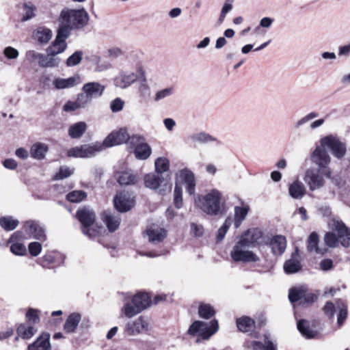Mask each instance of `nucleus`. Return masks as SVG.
Returning <instances> with one entry per match:
<instances>
[{
    "label": "nucleus",
    "mask_w": 350,
    "mask_h": 350,
    "mask_svg": "<svg viewBox=\"0 0 350 350\" xmlns=\"http://www.w3.org/2000/svg\"><path fill=\"white\" fill-rule=\"evenodd\" d=\"M198 206L206 214L216 216L225 213L226 201L219 190L213 189L198 196Z\"/></svg>",
    "instance_id": "nucleus-1"
},
{
    "label": "nucleus",
    "mask_w": 350,
    "mask_h": 350,
    "mask_svg": "<svg viewBox=\"0 0 350 350\" xmlns=\"http://www.w3.org/2000/svg\"><path fill=\"white\" fill-rule=\"evenodd\" d=\"M60 25L59 29H66L70 36V31L74 29H81L88 23L89 15L85 9L63 10L59 18Z\"/></svg>",
    "instance_id": "nucleus-2"
},
{
    "label": "nucleus",
    "mask_w": 350,
    "mask_h": 350,
    "mask_svg": "<svg viewBox=\"0 0 350 350\" xmlns=\"http://www.w3.org/2000/svg\"><path fill=\"white\" fill-rule=\"evenodd\" d=\"M77 217L82 225L83 233L90 239H93L105 231L102 226L94 225L96 215L94 212L88 208H83L77 211Z\"/></svg>",
    "instance_id": "nucleus-3"
},
{
    "label": "nucleus",
    "mask_w": 350,
    "mask_h": 350,
    "mask_svg": "<svg viewBox=\"0 0 350 350\" xmlns=\"http://www.w3.org/2000/svg\"><path fill=\"white\" fill-rule=\"evenodd\" d=\"M150 302L147 293H139L133 297L131 303H126L124 306L122 311L126 317L131 318L147 308Z\"/></svg>",
    "instance_id": "nucleus-4"
},
{
    "label": "nucleus",
    "mask_w": 350,
    "mask_h": 350,
    "mask_svg": "<svg viewBox=\"0 0 350 350\" xmlns=\"http://www.w3.org/2000/svg\"><path fill=\"white\" fill-rule=\"evenodd\" d=\"M144 183L146 187L151 189H157L159 187H163L160 189V193L164 195L166 192H170L172 184L170 182V178L168 174H162L150 173L144 176Z\"/></svg>",
    "instance_id": "nucleus-5"
},
{
    "label": "nucleus",
    "mask_w": 350,
    "mask_h": 350,
    "mask_svg": "<svg viewBox=\"0 0 350 350\" xmlns=\"http://www.w3.org/2000/svg\"><path fill=\"white\" fill-rule=\"evenodd\" d=\"M288 299L291 304L297 303L304 307L310 306L317 299L314 293L309 291L304 286L290 289Z\"/></svg>",
    "instance_id": "nucleus-6"
},
{
    "label": "nucleus",
    "mask_w": 350,
    "mask_h": 350,
    "mask_svg": "<svg viewBox=\"0 0 350 350\" xmlns=\"http://www.w3.org/2000/svg\"><path fill=\"white\" fill-rule=\"evenodd\" d=\"M218 329L219 325L217 320H212L209 323L196 321L190 325L188 333L190 335L198 334L202 338L206 340L215 334Z\"/></svg>",
    "instance_id": "nucleus-7"
},
{
    "label": "nucleus",
    "mask_w": 350,
    "mask_h": 350,
    "mask_svg": "<svg viewBox=\"0 0 350 350\" xmlns=\"http://www.w3.org/2000/svg\"><path fill=\"white\" fill-rule=\"evenodd\" d=\"M249 247L237 241L235 243L230 252V257L236 262H256L259 260V257L252 251L250 250Z\"/></svg>",
    "instance_id": "nucleus-8"
},
{
    "label": "nucleus",
    "mask_w": 350,
    "mask_h": 350,
    "mask_svg": "<svg viewBox=\"0 0 350 350\" xmlns=\"http://www.w3.org/2000/svg\"><path fill=\"white\" fill-rule=\"evenodd\" d=\"M325 146H318L316 147L311 155V161L318 166V169L321 170V173L325 177H331V170L328 167L331 158L325 148Z\"/></svg>",
    "instance_id": "nucleus-9"
},
{
    "label": "nucleus",
    "mask_w": 350,
    "mask_h": 350,
    "mask_svg": "<svg viewBox=\"0 0 350 350\" xmlns=\"http://www.w3.org/2000/svg\"><path fill=\"white\" fill-rule=\"evenodd\" d=\"M138 79L145 80L144 72L142 67L137 68L136 72L130 70L120 72L114 79V85L118 88L125 89Z\"/></svg>",
    "instance_id": "nucleus-10"
},
{
    "label": "nucleus",
    "mask_w": 350,
    "mask_h": 350,
    "mask_svg": "<svg viewBox=\"0 0 350 350\" xmlns=\"http://www.w3.org/2000/svg\"><path fill=\"white\" fill-rule=\"evenodd\" d=\"M321 144L329 148L332 154L338 159L342 158L346 153L345 144L334 135H328L322 138Z\"/></svg>",
    "instance_id": "nucleus-11"
},
{
    "label": "nucleus",
    "mask_w": 350,
    "mask_h": 350,
    "mask_svg": "<svg viewBox=\"0 0 350 350\" xmlns=\"http://www.w3.org/2000/svg\"><path fill=\"white\" fill-rule=\"evenodd\" d=\"M68 31L66 29H59L55 40L46 49V53L56 56L63 53L67 48L66 40L68 38Z\"/></svg>",
    "instance_id": "nucleus-12"
},
{
    "label": "nucleus",
    "mask_w": 350,
    "mask_h": 350,
    "mask_svg": "<svg viewBox=\"0 0 350 350\" xmlns=\"http://www.w3.org/2000/svg\"><path fill=\"white\" fill-rule=\"evenodd\" d=\"M332 229L337 232L339 243L345 247H350V228L340 219H332Z\"/></svg>",
    "instance_id": "nucleus-13"
},
{
    "label": "nucleus",
    "mask_w": 350,
    "mask_h": 350,
    "mask_svg": "<svg viewBox=\"0 0 350 350\" xmlns=\"http://www.w3.org/2000/svg\"><path fill=\"white\" fill-rule=\"evenodd\" d=\"M321 170L309 169L306 172L304 181L310 190L315 191L323 187L325 180Z\"/></svg>",
    "instance_id": "nucleus-14"
},
{
    "label": "nucleus",
    "mask_w": 350,
    "mask_h": 350,
    "mask_svg": "<svg viewBox=\"0 0 350 350\" xmlns=\"http://www.w3.org/2000/svg\"><path fill=\"white\" fill-rule=\"evenodd\" d=\"M129 139V133L126 129L122 128L118 131L111 132L102 142L105 148L118 146Z\"/></svg>",
    "instance_id": "nucleus-15"
},
{
    "label": "nucleus",
    "mask_w": 350,
    "mask_h": 350,
    "mask_svg": "<svg viewBox=\"0 0 350 350\" xmlns=\"http://www.w3.org/2000/svg\"><path fill=\"white\" fill-rule=\"evenodd\" d=\"M148 320L141 316L133 321H129L125 326V332L130 336H136L144 331H148Z\"/></svg>",
    "instance_id": "nucleus-16"
},
{
    "label": "nucleus",
    "mask_w": 350,
    "mask_h": 350,
    "mask_svg": "<svg viewBox=\"0 0 350 350\" xmlns=\"http://www.w3.org/2000/svg\"><path fill=\"white\" fill-rule=\"evenodd\" d=\"M144 234L148 237V241L153 244L161 243L167 236L166 230L157 224L148 226Z\"/></svg>",
    "instance_id": "nucleus-17"
},
{
    "label": "nucleus",
    "mask_w": 350,
    "mask_h": 350,
    "mask_svg": "<svg viewBox=\"0 0 350 350\" xmlns=\"http://www.w3.org/2000/svg\"><path fill=\"white\" fill-rule=\"evenodd\" d=\"M262 237V232L258 228H251L245 231L239 239V241L247 245L249 247H252L256 243L259 242V240Z\"/></svg>",
    "instance_id": "nucleus-18"
},
{
    "label": "nucleus",
    "mask_w": 350,
    "mask_h": 350,
    "mask_svg": "<svg viewBox=\"0 0 350 350\" xmlns=\"http://www.w3.org/2000/svg\"><path fill=\"white\" fill-rule=\"evenodd\" d=\"M24 230L36 239L45 241L46 239L43 227L35 221H27L24 224Z\"/></svg>",
    "instance_id": "nucleus-19"
},
{
    "label": "nucleus",
    "mask_w": 350,
    "mask_h": 350,
    "mask_svg": "<svg viewBox=\"0 0 350 350\" xmlns=\"http://www.w3.org/2000/svg\"><path fill=\"white\" fill-rule=\"evenodd\" d=\"M114 206L119 212H126L133 206V200L128 193H121L113 199Z\"/></svg>",
    "instance_id": "nucleus-20"
},
{
    "label": "nucleus",
    "mask_w": 350,
    "mask_h": 350,
    "mask_svg": "<svg viewBox=\"0 0 350 350\" xmlns=\"http://www.w3.org/2000/svg\"><path fill=\"white\" fill-rule=\"evenodd\" d=\"M180 180L186 185V191L189 195H193L196 191V182L194 174L189 169L185 168L180 170L178 174Z\"/></svg>",
    "instance_id": "nucleus-21"
},
{
    "label": "nucleus",
    "mask_w": 350,
    "mask_h": 350,
    "mask_svg": "<svg viewBox=\"0 0 350 350\" xmlns=\"http://www.w3.org/2000/svg\"><path fill=\"white\" fill-rule=\"evenodd\" d=\"M50 334L42 332L36 340L27 346V350H52Z\"/></svg>",
    "instance_id": "nucleus-22"
},
{
    "label": "nucleus",
    "mask_w": 350,
    "mask_h": 350,
    "mask_svg": "<svg viewBox=\"0 0 350 350\" xmlns=\"http://www.w3.org/2000/svg\"><path fill=\"white\" fill-rule=\"evenodd\" d=\"M81 83V77L79 75H75L67 79L58 77L55 79L53 81V85L57 90L72 88Z\"/></svg>",
    "instance_id": "nucleus-23"
},
{
    "label": "nucleus",
    "mask_w": 350,
    "mask_h": 350,
    "mask_svg": "<svg viewBox=\"0 0 350 350\" xmlns=\"http://www.w3.org/2000/svg\"><path fill=\"white\" fill-rule=\"evenodd\" d=\"M105 86L98 82H89L83 85V92H85L92 99L101 96Z\"/></svg>",
    "instance_id": "nucleus-24"
},
{
    "label": "nucleus",
    "mask_w": 350,
    "mask_h": 350,
    "mask_svg": "<svg viewBox=\"0 0 350 350\" xmlns=\"http://www.w3.org/2000/svg\"><path fill=\"white\" fill-rule=\"evenodd\" d=\"M102 220L106 224L109 231L111 232H113L118 230L120 224V217L112 214L109 211H105L103 213Z\"/></svg>",
    "instance_id": "nucleus-25"
},
{
    "label": "nucleus",
    "mask_w": 350,
    "mask_h": 350,
    "mask_svg": "<svg viewBox=\"0 0 350 350\" xmlns=\"http://www.w3.org/2000/svg\"><path fill=\"white\" fill-rule=\"evenodd\" d=\"M37 331L38 329L34 325L27 323L20 324L16 329L18 336L24 340H28L32 338L36 334Z\"/></svg>",
    "instance_id": "nucleus-26"
},
{
    "label": "nucleus",
    "mask_w": 350,
    "mask_h": 350,
    "mask_svg": "<svg viewBox=\"0 0 350 350\" xmlns=\"http://www.w3.org/2000/svg\"><path fill=\"white\" fill-rule=\"evenodd\" d=\"M270 245L274 255H282L286 250V239L282 235L275 236L271 239Z\"/></svg>",
    "instance_id": "nucleus-27"
},
{
    "label": "nucleus",
    "mask_w": 350,
    "mask_h": 350,
    "mask_svg": "<svg viewBox=\"0 0 350 350\" xmlns=\"http://www.w3.org/2000/svg\"><path fill=\"white\" fill-rule=\"evenodd\" d=\"M297 329L306 338H313L318 334L317 330L310 327V322L305 319L297 321Z\"/></svg>",
    "instance_id": "nucleus-28"
},
{
    "label": "nucleus",
    "mask_w": 350,
    "mask_h": 350,
    "mask_svg": "<svg viewBox=\"0 0 350 350\" xmlns=\"http://www.w3.org/2000/svg\"><path fill=\"white\" fill-rule=\"evenodd\" d=\"M249 209V206L246 204H243L242 206H236L234 207V220L232 219V223H234V226L236 229L241 226L246 218Z\"/></svg>",
    "instance_id": "nucleus-29"
},
{
    "label": "nucleus",
    "mask_w": 350,
    "mask_h": 350,
    "mask_svg": "<svg viewBox=\"0 0 350 350\" xmlns=\"http://www.w3.org/2000/svg\"><path fill=\"white\" fill-rule=\"evenodd\" d=\"M306 190L304 185L299 180H295L288 187V193L294 199H301L306 194Z\"/></svg>",
    "instance_id": "nucleus-30"
},
{
    "label": "nucleus",
    "mask_w": 350,
    "mask_h": 350,
    "mask_svg": "<svg viewBox=\"0 0 350 350\" xmlns=\"http://www.w3.org/2000/svg\"><path fill=\"white\" fill-rule=\"evenodd\" d=\"M117 180L122 186L134 185L137 183L138 178L133 173L126 171L118 173Z\"/></svg>",
    "instance_id": "nucleus-31"
},
{
    "label": "nucleus",
    "mask_w": 350,
    "mask_h": 350,
    "mask_svg": "<svg viewBox=\"0 0 350 350\" xmlns=\"http://www.w3.org/2000/svg\"><path fill=\"white\" fill-rule=\"evenodd\" d=\"M83 154L82 158H90L95 156L98 152L103 151L105 148L103 143L95 142L90 144L83 145Z\"/></svg>",
    "instance_id": "nucleus-32"
},
{
    "label": "nucleus",
    "mask_w": 350,
    "mask_h": 350,
    "mask_svg": "<svg viewBox=\"0 0 350 350\" xmlns=\"http://www.w3.org/2000/svg\"><path fill=\"white\" fill-rule=\"evenodd\" d=\"M81 319V316L79 313L74 312L70 314L64 325V331L67 333L74 332L77 327Z\"/></svg>",
    "instance_id": "nucleus-33"
},
{
    "label": "nucleus",
    "mask_w": 350,
    "mask_h": 350,
    "mask_svg": "<svg viewBox=\"0 0 350 350\" xmlns=\"http://www.w3.org/2000/svg\"><path fill=\"white\" fill-rule=\"evenodd\" d=\"M189 138L192 142H198L200 144H207L210 142H217L218 144H221V142L219 141L216 137L205 132L193 133L190 135Z\"/></svg>",
    "instance_id": "nucleus-34"
},
{
    "label": "nucleus",
    "mask_w": 350,
    "mask_h": 350,
    "mask_svg": "<svg viewBox=\"0 0 350 350\" xmlns=\"http://www.w3.org/2000/svg\"><path fill=\"white\" fill-rule=\"evenodd\" d=\"M49 148L46 144L37 142L31 147L30 154L33 159L41 160L44 158Z\"/></svg>",
    "instance_id": "nucleus-35"
},
{
    "label": "nucleus",
    "mask_w": 350,
    "mask_h": 350,
    "mask_svg": "<svg viewBox=\"0 0 350 350\" xmlns=\"http://www.w3.org/2000/svg\"><path fill=\"white\" fill-rule=\"evenodd\" d=\"M60 59L55 57V55L50 53L44 55L42 53L38 65L42 68H54L58 66Z\"/></svg>",
    "instance_id": "nucleus-36"
},
{
    "label": "nucleus",
    "mask_w": 350,
    "mask_h": 350,
    "mask_svg": "<svg viewBox=\"0 0 350 350\" xmlns=\"http://www.w3.org/2000/svg\"><path fill=\"white\" fill-rule=\"evenodd\" d=\"M87 129V124L85 122H79L72 124L68 129V135L72 139L81 137Z\"/></svg>",
    "instance_id": "nucleus-37"
},
{
    "label": "nucleus",
    "mask_w": 350,
    "mask_h": 350,
    "mask_svg": "<svg viewBox=\"0 0 350 350\" xmlns=\"http://www.w3.org/2000/svg\"><path fill=\"white\" fill-rule=\"evenodd\" d=\"M237 326L242 332H251L255 327V323L251 318L243 317L237 320Z\"/></svg>",
    "instance_id": "nucleus-38"
},
{
    "label": "nucleus",
    "mask_w": 350,
    "mask_h": 350,
    "mask_svg": "<svg viewBox=\"0 0 350 350\" xmlns=\"http://www.w3.org/2000/svg\"><path fill=\"white\" fill-rule=\"evenodd\" d=\"M90 61L93 66L94 72H100L109 69L111 65L108 62H102L100 57L97 55L90 57Z\"/></svg>",
    "instance_id": "nucleus-39"
},
{
    "label": "nucleus",
    "mask_w": 350,
    "mask_h": 350,
    "mask_svg": "<svg viewBox=\"0 0 350 350\" xmlns=\"http://www.w3.org/2000/svg\"><path fill=\"white\" fill-rule=\"evenodd\" d=\"M19 224V221L12 216L7 215L0 217V226L5 231L14 230Z\"/></svg>",
    "instance_id": "nucleus-40"
},
{
    "label": "nucleus",
    "mask_w": 350,
    "mask_h": 350,
    "mask_svg": "<svg viewBox=\"0 0 350 350\" xmlns=\"http://www.w3.org/2000/svg\"><path fill=\"white\" fill-rule=\"evenodd\" d=\"M319 245V237L317 232H312L308 239L307 249L310 252H314L316 254H323L324 251L320 249Z\"/></svg>",
    "instance_id": "nucleus-41"
},
{
    "label": "nucleus",
    "mask_w": 350,
    "mask_h": 350,
    "mask_svg": "<svg viewBox=\"0 0 350 350\" xmlns=\"http://www.w3.org/2000/svg\"><path fill=\"white\" fill-rule=\"evenodd\" d=\"M250 347L252 350H276L277 347L267 337H265L264 344L259 341H252Z\"/></svg>",
    "instance_id": "nucleus-42"
},
{
    "label": "nucleus",
    "mask_w": 350,
    "mask_h": 350,
    "mask_svg": "<svg viewBox=\"0 0 350 350\" xmlns=\"http://www.w3.org/2000/svg\"><path fill=\"white\" fill-rule=\"evenodd\" d=\"M36 39L42 44H46L52 38V31L46 27H39L35 33Z\"/></svg>",
    "instance_id": "nucleus-43"
},
{
    "label": "nucleus",
    "mask_w": 350,
    "mask_h": 350,
    "mask_svg": "<svg viewBox=\"0 0 350 350\" xmlns=\"http://www.w3.org/2000/svg\"><path fill=\"white\" fill-rule=\"evenodd\" d=\"M151 152V148L146 142L134 150L135 157L140 160L147 159L150 156Z\"/></svg>",
    "instance_id": "nucleus-44"
},
{
    "label": "nucleus",
    "mask_w": 350,
    "mask_h": 350,
    "mask_svg": "<svg viewBox=\"0 0 350 350\" xmlns=\"http://www.w3.org/2000/svg\"><path fill=\"white\" fill-rule=\"evenodd\" d=\"M300 262L295 258L286 260L284 265V269L287 273H294L301 269Z\"/></svg>",
    "instance_id": "nucleus-45"
},
{
    "label": "nucleus",
    "mask_w": 350,
    "mask_h": 350,
    "mask_svg": "<svg viewBox=\"0 0 350 350\" xmlns=\"http://www.w3.org/2000/svg\"><path fill=\"white\" fill-rule=\"evenodd\" d=\"M213 308L209 304H201L199 306L198 314L201 318L208 319L215 315Z\"/></svg>",
    "instance_id": "nucleus-46"
},
{
    "label": "nucleus",
    "mask_w": 350,
    "mask_h": 350,
    "mask_svg": "<svg viewBox=\"0 0 350 350\" xmlns=\"http://www.w3.org/2000/svg\"><path fill=\"white\" fill-rule=\"evenodd\" d=\"M155 172L157 174H165L164 172L169 170V161L164 157L158 158L154 163Z\"/></svg>",
    "instance_id": "nucleus-47"
},
{
    "label": "nucleus",
    "mask_w": 350,
    "mask_h": 350,
    "mask_svg": "<svg viewBox=\"0 0 350 350\" xmlns=\"http://www.w3.org/2000/svg\"><path fill=\"white\" fill-rule=\"evenodd\" d=\"M24 14L22 18V21L25 22L29 21L36 16L35 12L36 8L31 3H26L23 5Z\"/></svg>",
    "instance_id": "nucleus-48"
},
{
    "label": "nucleus",
    "mask_w": 350,
    "mask_h": 350,
    "mask_svg": "<svg viewBox=\"0 0 350 350\" xmlns=\"http://www.w3.org/2000/svg\"><path fill=\"white\" fill-rule=\"evenodd\" d=\"M232 222H233L232 219L230 217H228L226 219L224 224L222 225V226H221L219 228V229L218 230V232H217V241L218 242H220L223 240L227 231L228 230L229 228L232 225Z\"/></svg>",
    "instance_id": "nucleus-49"
},
{
    "label": "nucleus",
    "mask_w": 350,
    "mask_h": 350,
    "mask_svg": "<svg viewBox=\"0 0 350 350\" xmlns=\"http://www.w3.org/2000/svg\"><path fill=\"white\" fill-rule=\"evenodd\" d=\"M86 197V193L83 191H73L66 196L67 200L71 202H79Z\"/></svg>",
    "instance_id": "nucleus-50"
},
{
    "label": "nucleus",
    "mask_w": 350,
    "mask_h": 350,
    "mask_svg": "<svg viewBox=\"0 0 350 350\" xmlns=\"http://www.w3.org/2000/svg\"><path fill=\"white\" fill-rule=\"evenodd\" d=\"M174 93V88L173 87L166 88L161 90L158 91L154 96V100L158 102L165 98L171 96Z\"/></svg>",
    "instance_id": "nucleus-51"
},
{
    "label": "nucleus",
    "mask_w": 350,
    "mask_h": 350,
    "mask_svg": "<svg viewBox=\"0 0 350 350\" xmlns=\"http://www.w3.org/2000/svg\"><path fill=\"white\" fill-rule=\"evenodd\" d=\"M83 52L81 51H77L72 55H71L66 60L67 66L71 67L78 65L83 56Z\"/></svg>",
    "instance_id": "nucleus-52"
},
{
    "label": "nucleus",
    "mask_w": 350,
    "mask_h": 350,
    "mask_svg": "<svg viewBox=\"0 0 350 350\" xmlns=\"http://www.w3.org/2000/svg\"><path fill=\"white\" fill-rule=\"evenodd\" d=\"M324 241L325 244L330 247H337L339 243L338 235H336L335 233L332 232H327L325 234Z\"/></svg>",
    "instance_id": "nucleus-53"
},
{
    "label": "nucleus",
    "mask_w": 350,
    "mask_h": 350,
    "mask_svg": "<svg viewBox=\"0 0 350 350\" xmlns=\"http://www.w3.org/2000/svg\"><path fill=\"white\" fill-rule=\"evenodd\" d=\"M319 116V113L314 111L310 112L305 116L300 118L299 120H297L295 124L294 127L295 129H299L301 126L306 124L309 121L317 118Z\"/></svg>",
    "instance_id": "nucleus-54"
},
{
    "label": "nucleus",
    "mask_w": 350,
    "mask_h": 350,
    "mask_svg": "<svg viewBox=\"0 0 350 350\" xmlns=\"http://www.w3.org/2000/svg\"><path fill=\"white\" fill-rule=\"evenodd\" d=\"M74 173V170L67 166H62L59 172L55 175V180H62L70 176Z\"/></svg>",
    "instance_id": "nucleus-55"
},
{
    "label": "nucleus",
    "mask_w": 350,
    "mask_h": 350,
    "mask_svg": "<svg viewBox=\"0 0 350 350\" xmlns=\"http://www.w3.org/2000/svg\"><path fill=\"white\" fill-rule=\"evenodd\" d=\"M127 142L129 143V146L135 150L137 149V147H139L143 143H144L146 142V139L144 137L141 135H134L131 137L129 136V139Z\"/></svg>",
    "instance_id": "nucleus-56"
},
{
    "label": "nucleus",
    "mask_w": 350,
    "mask_h": 350,
    "mask_svg": "<svg viewBox=\"0 0 350 350\" xmlns=\"http://www.w3.org/2000/svg\"><path fill=\"white\" fill-rule=\"evenodd\" d=\"M27 323L34 325L39 323L40 317L38 316V311L37 310L29 308L26 313Z\"/></svg>",
    "instance_id": "nucleus-57"
},
{
    "label": "nucleus",
    "mask_w": 350,
    "mask_h": 350,
    "mask_svg": "<svg viewBox=\"0 0 350 350\" xmlns=\"http://www.w3.org/2000/svg\"><path fill=\"white\" fill-rule=\"evenodd\" d=\"M174 202L177 208H180L183 206L182 188L177 184L175 186L174 192Z\"/></svg>",
    "instance_id": "nucleus-58"
},
{
    "label": "nucleus",
    "mask_w": 350,
    "mask_h": 350,
    "mask_svg": "<svg viewBox=\"0 0 350 350\" xmlns=\"http://www.w3.org/2000/svg\"><path fill=\"white\" fill-rule=\"evenodd\" d=\"M56 255L57 254L53 252H47L41 260V265L44 267H47L54 263L55 262Z\"/></svg>",
    "instance_id": "nucleus-59"
},
{
    "label": "nucleus",
    "mask_w": 350,
    "mask_h": 350,
    "mask_svg": "<svg viewBox=\"0 0 350 350\" xmlns=\"http://www.w3.org/2000/svg\"><path fill=\"white\" fill-rule=\"evenodd\" d=\"M124 101L120 98H116L111 100L110 103V109L113 113L122 111L124 106Z\"/></svg>",
    "instance_id": "nucleus-60"
},
{
    "label": "nucleus",
    "mask_w": 350,
    "mask_h": 350,
    "mask_svg": "<svg viewBox=\"0 0 350 350\" xmlns=\"http://www.w3.org/2000/svg\"><path fill=\"white\" fill-rule=\"evenodd\" d=\"M10 250L13 254L18 256L25 255L27 252L25 246L20 243L12 244L10 246Z\"/></svg>",
    "instance_id": "nucleus-61"
},
{
    "label": "nucleus",
    "mask_w": 350,
    "mask_h": 350,
    "mask_svg": "<svg viewBox=\"0 0 350 350\" xmlns=\"http://www.w3.org/2000/svg\"><path fill=\"white\" fill-rule=\"evenodd\" d=\"M92 100V99L84 92L79 94L77 97V103L79 105L81 108L85 107Z\"/></svg>",
    "instance_id": "nucleus-62"
},
{
    "label": "nucleus",
    "mask_w": 350,
    "mask_h": 350,
    "mask_svg": "<svg viewBox=\"0 0 350 350\" xmlns=\"http://www.w3.org/2000/svg\"><path fill=\"white\" fill-rule=\"evenodd\" d=\"M28 250L31 256H37L42 251V245L38 242H31L29 244Z\"/></svg>",
    "instance_id": "nucleus-63"
},
{
    "label": "nucleus",
    "mask_w": 350,
    "mask_h": 350,
    "mask_svg": "<svg viewBox=\"0 0 350 350\" xmlns=\"http://www.w3.org/2000/svg\"><path fill=\"white\" fill-rule=\"evenodd\" d=\"M83 154V145L80 146H76V147L70 148L67 151V155L69 157L82 158Z\"/></svg>",
    "instance_id": "nucleus-64"
}]
</instances>
